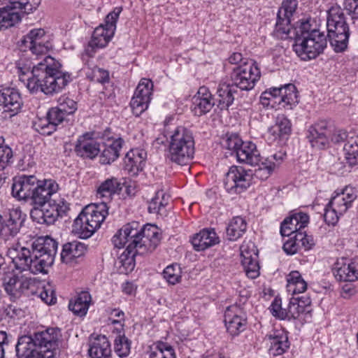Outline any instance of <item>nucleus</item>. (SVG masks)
<instances>
[{
    "label": "nucleus",
    "instance_id": "nucleus-50",
    "mask_svg": "<svg viewBox=\"0 0 358 358\" xmlns=\"http://www.w3.org/2000/svg\"><path fill=\"white\" fill-rule=\"evenodd\" d=\"M152 88L153 83L150 80L142 78L138 83L134 95L138 96L139 98H142L143 100L150 101L152 94Z\"/></svg>",
    "mask_w": 358,
    "mask_h": 358
},
{
    "label": "nucleus",
    "instance_id": "nucleus-16",
    "mask_svg": "<svg viewBox=\"0 0 358 358\" xmlns=\"http://www.w3.org/2000/svg\"><path fill=\"white\" fill-rule=\"evenodd\" d=\"M224 322L228 332L232 336H236L245 329V313L238 306H231L225 310Z\"/></svg>",
    "mask_w": 358,
    "mask_h": 358
},
{
    "label": "nucleus",
    "instance_id": "nucleus-29",
    "mask_svg": "<svg viewBox=\"0 0 358 358\" xmlns=\"http://www.w3.org/2000/svg\"><path fill=\"white\" fill-rule=\"evenodd\" d=\"M214 104L211 93L207 87L202 86L192 98V110L195 115L201 116L209 112Z\"/></svg>",
    "mask_w": 358,
    "mask_h": 358
},
{
    "label": "nucleus",
    "instance_id": "nucleus-38",
    "mask_svg": "<svg viewBox=\"0 0 358 358\" xmlns=\"http://www.w3.org/2000/svg\"><path fill=\"white\" fill-rule=\"evenodd\" d=\"M122 189L121 183L114 177L108 178L100 184L96 191V197L103 199L102 201H110L112 196Z\"/></svg>",
    "mask_w": 358,
    "mask_h": 358
},
{
    "label": "nucleus",
    "instance_id": "nucleus-35",
    "mask_svg": "<svg viewBox=\"0 0 358 358\" xmlns=\"http://www.w3.org/2000/svg\"><path fill=\"white\" fill-rule=\"evenodd\" d=\"M111 353L110 345L104 335L91 338L89 354L92 358H108Z\"/></svg>",
    "mask_w": 358,
    "mask_h": 358
},
{
    "label": "nucleus",
    "instance_id": "nucleus-63",
    "mask_svg": "<svg viewBox=\"0 0 358 358\" xmlns=\"http://www.w3.org/2000/svg\"><path fill=\"white\" fill-rule=\"evenodd\" d=\"M144 164L136 158L133 157H129V152L127 153L124 158V166L126 169L134 173H136L141 171L143 168Z\"/></svg>",
    "mask_w": 358,
    "mask_h": 358
},
{
    "label": "nucleus",
    "instance_id": "nucleus-61",
    "mask_svg": "<svg viewBox=\"0 0 358 358\" xmlns=\"http://www.w3.org/2000/svg\"><path fill=\"white\" fill-rule=\"evenodd\" d=\"M271 313L275 317L280 320L287 318V309L282 308L281 299L275 298L269 307Z\"/></svg>",
    "mask_w": 358,
    "mask_h": 358
},
{
    "label": "nucleus",
    "instance_id": "nucleus-24",
    "mask_svg": "<svg viewBox=\"0 0 358 358\" xmlns=\"http://www.w3.org/2000/svg\"><path fill=\"white\" fill-rule=\"evenodd\" d=\"M80 214L90 224L91 230L95 232L108 214V207L106 201H101L85 206Z\"/></svg>",
    "mask_w": 358,
    "mask_h": 358
},
{
    "label": "nucleus",
    "instance_id": "nucleus-45",
    "mask_svg": "<svg viewBox=\"0 0 358 358\" xmlns=\"http://www.w3.org/2000/svg\"><path fill=\"white\" fill-rule=\"evenodd\" d=\"M307 289V282L297 271H292L287 277V290L293 294L304 292Z\"/></svg>",
    "mask_w": 358,
    "mask_h": 358
},
{
    "label": "nucleus",
    "instance_id": "nucleus-14",
    "mask_svg": "<svg viewBox=\"0 0 358 358\" xmlns=\"http://www.w3.org/2000/svg\"><path fill=\"white\" fill-rule=\"evenodd\" d=\"M335 278L340 281L358 280V257L338 259L333 267Z\"/></svg>",
    "mask_w": 358,
    "mask_h": 358
},
{
    "label": "nucleus",
    "instance_id": "nucleus-55",
    "mask_svg": "<svg viewBox=\"0 0 358 358\" xmlns=\"http://www.w3.org/2000/svg\"><path fill=\"white\" fill-rule=\"evenodd\" d=\"M57 107L66 116L73 114L78 108L77 103L66 95H62L58 99Z\"/></svg>",
    "mask_w": 358,
    "mask_h": 358
},
{
    "label": "nucleus",
    "instance_id": "nucleus-53",
    "mask_svg": "<svg viewBox=\"0 0 358 358\" xmlns=\"http://www.w3.org/2000/svg\"><path fill=\"white\" fill-rule=\"evenodd\" d=\"M164 278L171 285L178 283L181 280V269L178 264H171L166 267L163 271Z\"/></svg>",
    "mask_w": 358,
    "mask_h": 358
},
{
    "label": "nucleus",
    "instance_id": "nucleus-6",
    "mask_svg": "<svg viewBox=\"0 0 358 358\" xmlns=\"http://www.w3.org/2000/svg\"><path fill=\"white\" fill-rule=\"evenodd\" d=\"M194 144L192 131L185 127H177L169 137L168 158L179 165L187 164L194 157Z\"/></svg>",
    "mask_w": 358,
    "mask_h": 358
},
{
    "label": "nucleus",
    "instance_id": "nucleus-57",
    "mask_svg": "<svg viewBox=\"0 0 358 358\" xmlns=\"http://www.w3.org/2000/svg\"><path fill=\"white\" fill-rule=\"evenodd\" d=\"M150 101L143 100L142 98L138 97V96H133L130 106L131 108L132 113L136 117L140 116L147 108Z\"/></svg>",
    "mask_w": 358,
    "mask_h": 358
},
{
    "label": "nucleus",
    "instance_id": "nucleus-13",
    "mask_svg": "<svg viewBox=\"0 0 358 358\" xmlns=\"http://www.w3.org/2000/svg\"><path fill=\"white\" fill-rule=\"evenodd\" d=\"M22 104L18 91L14 88H6L0 92V116L10 118L17 114Z\"/></svg>",
    "mask_w": 358,
    "mask_h": 358
},
{
    "label": "nucleus",
    "instance_id": "nucleus-30",
    "mask_svg": "<svg viewBox=\"0 0 358 358\" xmlns=\"http://www.w3.org/2000/svg\"><path fill=\"white\" fill-rule=\"evenodd\" d=\"M309 222V216L304 213H296L287 217L281 223L280 234L282 236H292L296 231L303 229Z\"/></svg>",
    "mask_w": 358,
    "mask_h": 358
},
{
    "label": "nucleus",
    "instance_id": "nucleus-59",
    "mask_svg": "<svg viewBox=\"0 0 358 358\" xmlns=\"http://www.w3.org/2000/svg\"><path fill=\"white\" fill-rule=\"evenodd\" d=\"M241 260H248L249 258H258L257 249L254 243L251 241L243 242L241 246Z\"/></svg>",
    "mask_w": 358,
    "mask_h": 358
},
{
    "label": "nucleus",
    "instance_id": "nucleus-12",
    "mask_svg": "<svg viewBox=\"0 0 358 358\" xmlns=\"http://www.w3.org/2000/svg\"><path fill=\"white\" fill-rule=\"evenodd\" d=\"M42 358H53L58 348L60 331L55 328L38 331L31 336Z\"/></svg>",
    "mask_w": 358,
    "mask_h": 358
},
{
    "label": "nucleus",
    "instance_id": "nucleus-10",
    "mask_svg": "<svg viewBox=\"0 0 358 358\" xmlns=\"http://www.w3.org/2000/svg\"><path fill=\"white\" fill-rule=\"evenodd\" d=\"M260 76L259 66L253 60L247 61L235 67L231 73V82L235 87L245 91L253 89Z\"/></svg>",
    "mask_w": 358,
    "mask_h": 358
},
{
    "label": "nucleus",
    "instance_id": "nucleus-64",
    "mask_svg": "<svg viewBox=\"0 0 358 358\" xmlns=\"http://www.w3.org/2000/svg\"><path fill=\"white\" fill-rule=\"evenodd\" d=\"M47 115L50 119L52 123H54V126L56 129L66 117V115L57 106L50 108Z\"/></svg>",
    "mask_w": 358,
    "mask_h": 358
},
{
    "label": "nucleus",
    "instance_id": "nucleus-51",
    "mask_svg": "<svg viewBox=\"0 0 358 358\" xmlns=\"http://www.w3.org/2000/svg\"><path fill=\"white\" fill-rule=\"evenodd\" d=\"M140 254L135 250L125 249L119 257V262L126 272L131 271L135 266V257Z\"/></svg>",
    "mask_w": 358,
    "mask_h": 358
},
{
    "label": "nucleus",
    "instance_id": "nucleus-56",
    "mask_svg": "<svg viewBox=\"0 0 358 358\" xmlns=\"http://www.w3.org/2000/svg\"><path fill=\"white\" fill-rule=\"evenodd\" d=\"M258 258H249L248 260H241V264L248 277L254 279L259 275V265Z\"/></svg>",
    "mask_w": 358,
    "mask_h": 358
},
{
    "label": "nucleus",
    "instance_id": "nucleus-11",
    "mask_svg": "<svg viewBox=\"0 0 358 358\" xmlns=\"http://www.w3.org/2000/svg\"><path fill=\"white\" fill-rule=\"evenodd\" d=\"M21 47L28 48L36 58L45 55L52 48L50 35L43 29L30 30L21 40Z\"/></svg>",
    "mask_w": 358,
    "mask_h": 358
},
{
    "label": "nucleus",
    "instance_id": "nucleus-1",
    "mask_svg": "<svg viewBox=\"0 0 358 358\" xmlns=\"http://www.w3.org/2000/svg\"><path fill=\"white\" fill-rule=\"evenodd\" d=\"M61 68L62 64L50 56H45L31 71L20 62L16 63L20 80L31 92L41 91L45 94L59 92L72 80L71 74Z\"/></svg>",
    "mask_w": 358,
    "mask_h": 358
},
{
    "label": "nucleus",
    "instance_id": "nucleus-8",
    "mask_svg": "<svg viewBox=\"0 0 358 358\" xmlns=\"http://www.w3.org/2000/svg\"><path fill=\"white\" fill-rule=\"evenodd\" d=\"M121 11L122 8L120 7L114 8L112 12L106 15L104 24H100L94 29L88 47L82 55L83 61H85L87 57L94 56V48H102L107 45L114 36L116 23Z\"/></svg>",
    "mask_w": 358,
    "mask_h": 358
},
{
    "label": "nucleus",
    "instance_id": "nucleus-23",
    "mask_svg": "<svg viewBox=\"0 0 358 358\" xmlns=\"http://www.w3.org/2000/svg\"><path fill=\"white\" fill-rule=\"evenodd\" d=\"M80 214L90 224L91 230L95 232L108 214V207L106 201H101L85 206Z\"/></svg>",
    "mask_w": 358,
    "mask_h": 358
},
{
    "label": "nucleus",
    "instance_id": "nucleus-26",
    "mask_svg": "<svg viewBox=\"0 0 358 358\" xmlns=\"http://www.w3.org/2000/svg\"><path fill=\"white\" fill-rule=\"evenodd\" d=\"M124 141L121 138H109L101 144L99 162L107 165L114 162L119 157Z\"/></svg>",
    "mask_w": 358,
    "mask_h": 358
},
{
    "label": "nucleus",
    "instance_id": "nucleus-33",
    "mask_svg": "<svg viewBox=\"0 0 358 358\" xmlns=\"http://www.w3.org/2000/svg\"><path fill=\"white\" fill-rule=\"evenodd\" d=\"M17 358H42L31 336H21L15 345Z\"/></svg>",
    "mask_w": 358,
    "mask_h": 358
},
{
    "label": "nucleus",
    "instance_id": "nucleus-19",
    "mask_svg": "<svg viewBox=\"0 0 358 358\" xmlns=\"http://www.w3.org/2000/svg\"><path fill=\"white\" fill-rule=\"evenodd\" d=\"M262 99L271 100L278 99V103H283L285 105H293L298 103L296 89L293 84H287L280 87H273L262 93Z\"/></svg>",
    "mask_w": 358,
    "mask_h": 358
},
{
    "label": "nucleus",
    "instance_id": "nucleus-3",
    "mask_svg": "<svg viewBox=\"0 0 358 358\" xmlns=\"http://www.w3.org/2000/svg\"><path fill=\"white\" fill-rule=\"evenodd\" d=\"M112 242L117 248L135 250L140 255L152 252L159 243L158 229L152 224L141 225L138 222L124 224L113 236Z\"/></svg>",
    "mask_w": 358,
    "mask_h": 358
},
{
    "label": "nucleus",
    "instance_id": "nucleus-42",
    "mask_svg": "<svg viewBox=\"0 0 358 358\" xmlns=\"http://www.w3.org/2000/svg\"><path fill=\"white\" fill-rule=\"evenodd\" d=\"M291 122L283 115H278L275 123L268 129V133L273 136V139L283 138L291 133Z\"/></svg>",
    "mask_w": 358,
    "mask_h": 358
},
{
    "label": "nucleus",
    "instance_id": "nucleus-34",
    "mask_svg": "<svg viewBox=\"0 0 358 358\" xmlns=\"http://www.w3.org/2000/svg\"><path fill=\"white\" fill-rule=\"evenodd\" d=\"M219 243V238L213 229H205L194 235L192 244L197 251H203Z\"/></svg>",
    "mask_w": 358,
    "mask_h": 358
},
{
    "label": "nucleus",
    "instance_id": "nucleus-62",
    "mask_svg": "<svg viewBox=\"0 0 358 358\" xmlns=\"http://www.w3.org/2000/svg\"><path fill=\"white\" fill-rule=\"evenodd\" d=\"M39 296L43 302L48 305L55 304L57 301L55 291L49 284L43 287V289L40 292Z\"/></svg>",
    "mask_w": 358,
    "mask_h": 358
},
{
    "label": "nucleus",
    "instance_id": "nucleus-37",
    "mask_svg": "<svg viewBox=\"0 0 358 358\" xmlns=\"http://www.w3.org/2000/svg\"><path fill=\"white\" fill-rule=\"evenodd\" d=\"M236 93L237 90L232 83H220L219 84L217 101L221 110L227 109L233 103Z\"/></svg>",
    "mask_w": 358,
    "mask_h": 358
},
{
    "label": "nucleus",
    "instance_id": "nucleus-49",
    "mask_svg": "<svg viewBox=\"0 0 358 358\" xmlns=\"http://www.w3.org/2000/svg\"><path fill=\"white\" fill-rule=\"evenodd\" d=\"M243 142L237 134L231 133L225 135L221 144L224 148L231 151V154L233 155L237 152Z\"/></svg>",
    "mask_w": 358,
    "mask_h": 358
},
{
    "label": "nucleus",
    "instance_id": "nucleus-28",
    "mask_svg": "<svg viewBox=\"0 0 358 358\" xmlns=\"http://www.w3.org/2000/svg\"><path fill=\"white\" fill-rule=\"evenodd\" d=\"M100 150L101 144L90 137L88 134L80 136L75 146L77 155L86 159H94Z\"/></svg>",
    "mask_w": 358,
    "mask_h": 358
},
{
    "label": "nucleus",
    "instance_id": "nucleus-41",
    "mask_svg": "<svg viewBox=\"0 0 358 358\" xmlns=\"http://www.w3.org/2000/svg\"><path fill=\"white\" fill-rule=\"evenodd\" d=\"M149 358H176L175 350L168 343L157 341L150 346Z\"/></svg>",
    "mask_w": 358,
    "mask_h": 358
},
{
    "label": "nucleus",
    "instance_id": "nucleus-58",
    "mask_svg": "<svg viewBox=\"0 0 358 358\" xmlns=\"http://www.w3.org/2000/svg\"><path fill=\"white\" fill-rule=\"evenodd\" d=\"M343 214L344 213H338L336 208L331 205L330 202H329L324 209V219L329 225H335L338 222L340 216Z\"/></svg>",
    "mask_w": 358,
    "mask_h": 358
},
{
    "label": "nucleus",
    "instance_id": "nucleus-9",
    "mask_svg": "<svg viewBox=\"0 0 358 358\" xmlns=\"http://www.w3.org/2000/svg\"><path fill=\"white\" fill-rule=\"evenodd\" d=\"M40 3L41 0H8L0 8V29L14 27L22 20L23 14L32 13Z\"/></svg>",
    "mask_w": 358,
    "mask_h": 358
},
{
    "label": "nucleus",
    "instance_id": "nucleus-52",
    "mask_svg": "<svg viewBox=\"0 0 358 358\" xmlns=\"http://www.w3.org/2000/svg\"><path fill=\"white\" fill-rule=\"evenodd\" d=\"M20 277L11 274L5 277L3 287L6 292L10 296H19Z\"/></svg>",
    "mask_w": 358,
    "mask_h": 358
},
{
    "label": "nucleus",
    "instance_id": "nucleus-40",
    "mask_svg": "<svg viewBox=\"0 0 358 358\" xmlns=\"http://www.w3.org/2000/svg\"><path fill=\"white\" fill-rule=\"evenodd\" d=\"M92 57H87L85 61H83L86 66L84 69L85 71L86 76L88 79L92 81L104 83L109 80L108 71L101 68H98L96 66H93V64L90 62V58Z\"/></svg>",
    "mask_w": 358,
    "mask_h": 358
},
{
    "label": "nucleus",
    "instance_id": "nucleus-60",
    "mask_svg": "<svg viewBox=\"0 0 358 358\" xmlns=\"http://www.w3.org/2000/svg\"><path fill=\"white\" fill-rule=\"evenodd\" d=\"M296 301L297 300L295 299V297H292L290 299L288 308L287 309V320L297 319L301 314L306 313L305 309H302Z\"/></svg>",
    "mask_w": 358,
    "mask_h": 358
},
{
    "label": "nucleus",
    "instance_id": "nucleus-18",
    "mask_svg": "<svg viewBox=\"0 0 358 358\" xmlns=\"http://www.w3.org/2000/svg\"><path fill=\"white\" fill-rule=\"evenodd\" d=\"M37 178L34 176L22 175L13 179L12 185V195L19 201L33 199V194Z\"/></svg>",
    "mask_w": 358,
    "mask_h": 358
},
{
    "label": "nucleus",
    "instance_id": "nucleus-32",
    "mask_svg": "<svg viewBox=\"0 0 358 358\" xmlns=\"http://www.w3.org/2000/svg\"><path fill=\"white\" fill-rule=\"evenodd\" d=\"M235 155L238 162L251 166H256L261 161L260 153L251 141H244Z\"/></svg>",
    "mask_w": 358,
    "mask_h": 358
},
{
    "label": "nucleus",
    "instance_id": "nucleus-5",
    "mask_svg": "<svg viewBox=\"0 0 358 358\" xmlns=\"http://www.w3.org/2000/svg\"><path fill=\"white\" fill-rule=\"evenodd\" d=\"M258 169L254 173L247 171L242 166H232L225 176L224 185L229 193L240 194L247 189L251 185L252 175L259 180L267 179L275 169V164L271 159H265L260 161Z\"/></svg>",
    "mask_w": 358,
    "mask_h": 358
},
{
    "label": "nucleus",
    "instance_id": "nucleus-43",
    "mask_svg": "<svg viewBox=\"0 0 358 358\" xmlns=\"http://www.w3.org/2000/svg\"><path fill=\"white\" fill-rule=\"evenodd\" d=\"M247 224L241 217H234L229 223L226 234L229 241H235L241 238L245 232Z\"/></svg>",
    "mask_w": 358,
    "mask_h": 358
},
{
    "label": "nucleus",
    "instance_id": "nucleus-22",
    "mask_svg": "<svg viewBox=\"0 0 358 358\" xmlns=\"http://www.w3.org/2000/svg\"><path fill=\"white\" fill-rule=\"evenodd\" d=\"M80 214L90 224L91 230L95 232L108 214V207L106 201H101L85 206Z\"/></svg>",
    "mask_w": 358,
    "mask_h": 358
},
{
    "label": "nucleus",
    "instance_id": "nucleus-25",
    "mask_svg": "<svg viewBox=\"0 0 358 358\" xmlns=\"http://www.w3.org/2000/svg\"><path fill=\"white\" fill-rule=\"evenodd\" d=\"M357 197V190L351 186H345L343 189L336 190L329 202L336 208L338 213H345L352 206Z\"/></svg>",
    "mask_w": 358,
    "mask_h": 358
},
{
    "label": "nucleus",
    "instance_id": "nucleus-15",
    "mask_svg": "<svg viewBox=\"0 0 358 358\" xmlns=\"http://www.w3.org/2000/svg\"><path fill=\"white\" fill-rule=\"evenodd\" d=\"M297 5L296 0H284L278 10L275 31L281 38L287 36L289 33L291 17Z\"/></svg>",
    "mask_w": 358,
    "mask_h": 358
},
{
    "label": "nucleus",
    "instance_id": "nucleus-36",
    "mask_svg": "<svg viewBox=\"0 0 358 358\" xmlns=\"http://www.w3.org/2000/svg\"><path fill=\"white\" fill-rule=\"evenodd\" d=\"M86 250V245L78 241L66 243L63 245L61 260L67 264H72L77 258L83 256Z\"/></svg>",
    "mask_w": 358,
    "mask_h": 358
},
{
    "label": "nucleus",
    "instance_id": "nucleus-31",
    "mask_svg": "<svg viewBox=\"0 0 358 358\" xmlns=\"http://www.w3.org/2000/svg\"><path fill=\"white\" fill-rule=\"evenodd\" d=\"M270 343L268 352L273 356L284 354L289 348L287 334L280 330H276L266 336Z\"/></svg>",
    "mask_w": 358,
    "mask_h": 358
},
{
    "label": "nucleus",
    "instance_id": "nucleus-21",
    "mask_svg": "<svg viewBox=\"0 0 358 358\" xmlns=\"http://www.w3.org/2000/svg\"><path fill=\"white\" fill-rule=\"evenodd\" d=\"M2 217L4 236H15L26 220V214L19 207L8 209Z\"/></svg>",
    "mask_w": 358,
    "mask_h": 358
},
{
    "label": "nucleus",
    "instance_id": "nucleus-4",
    "mask_svg": "<svg viewBox=\"0 0 358 358\" xmlns=\"http://www.w3.org/2000/svg\"><path fill=\"white\" fill-rule=\"evenodd\" d=\"M327 46V36L313 28L308 21L301 24L296 31L293 50L304 61L315 59Z\"/></svg>",
    "mask_w": 358,
    "mask_h": 358
},
{
    "label": "nucleus",
    "instance_id": "nucleus-54",
    "mask_svg": "<svg viewBox=\"0 0 358 358\" xmlns=\"http://www.w3.org/2000/svg\"><path fill=\"white\" fill-rule=\"evenodd\" d=\"M130 342L124 335H119L115 339L114 350L120 357H125L130 352Z\"/></svg>",
    "mask_w": 358,
    "mask_h": 358
},
{
    "label": "nucleus",
    "instance_id": "nucleus-39",
    "mask_svg": "<svg viewBox=\"0 0 358 358\" xmlns=\"http://www.w3.org/2000/svg\"><path fill=\"white\" fill-rule=\"evenodd\" d=\"M92 302V296L87 291H82L75 296L74 299L69 301V308L76 315L85 316Z\"/></svg>",
    "mask_w": 358,
    "mask_h": 358
},
{
    "label": "nucleus",
    "instance_id": "nucleus-20",
    "mask_svg": "<svg viewBox=\"0 0 358 358\" xmlns=\"http://www.w3.org/2000/svg\"><path fill=\"white\" fill-rule=\"evenodd\" d=\"M59 189L58 184L53 180L37 179L33 194L32 203L34 205H43L50 200L57 199V192Z\"/></svg>",
    "mask_w": 358,
    "mask_h": 358
},
{
    "label": "nucleus",
    "instance_id": "nucleus-46",
    "mask_svg": "<svg viewBox=\"0 0 358 358\" xmlns=\"http://www.w3.org/2000/svg\"><path fill=\"white\" fill-rule=\"evenodd\" d=\"M85 217L79 214L75 219L73 224V231L80 238L86 239L91 237L94 231L91 230L90 224L88 222H85Z\"/></svg>",
    "mask_w": 358,
    "mask_h": 358
},
{
    "label": "nucleus",
    "instance_id": "nucleus-44",
    "mask_svg": "<svg viewBox=\"0 0 358 358\" xmlns=\"http://www.w3.org/2000/svg\"><path fill=\"white\" fill-rule=\"evenodd\" d=\"M343 151L345 157L350 166L358 164V136H352L345 142Z\"/></svg>",
    "mask_w": 358,
    "mask_h": 358
},
{
    "label": "nucleus",
    "instance_id": "nucleus-47",
    "mask_svg": "<svg viewBox=\"0 0 358 358\" xmlns=\"http://www.w3.org/2000/svg\"><path fill=\"white\" fill-rule=\"evenodd\" d=\"M169 196L163 190L157 192L148 206V211L150 213H160L169 203Z\"/></svg>",
    "mask_w": 358,
    "mask_h": 358
},
{
    "label": "nucleus",
    "instance_id": "nucleus-2",
    "mask_svg": "<svg viewBox=\"0 0 358 358\" xmlns=\"http://www.w3.org/2000/svg\"><path fill=\"white\" fill-rule=\"evenodd\" d=\"M57 243L50 237H41L34 241L31 250L20 245H13L7 251L15 270L33 274L46 273L55 260Z\"/></svg>",
    "mask_w": 358,
    "mask_h": 358
},
{
    "label": "nucleus",
    "instance_id": "nucleus-7",
    "mask_svg": "<svg viewBox=\"0 0 358 358\" xmlns=\"http://www.w3.org/2000/svg\"><path fill=\"white\" fill-rule=\"evenodd\" d=\"M327 27L330 44L336 52H342L348 47L350 35L349 25L342 9L332 6L328 10Z\"/></svg>",
    "mask_w": 358,
    "mask_h": 358
},
{
    "label": "nucleus",
    "instance_id": "nucleus-27",
    "mask_svg": "<svg viewBox=\"0 0 358 358\" xmlns=\"http://www.w3.org/2000/svg\"><path fill=\"white\" fill-rule=\"evenodd\" d=\"M38 206L43 208L46 224H53L59 216H62L69 210V203L60 196Z\"/></svg>",
    "mask_w": 358,
    "mask_h": 358
},
{
    "label": "nucleus",
    "instance_id": "nucleus-48",
    "mask_svg": "<svg viewBox=\"0 0 358 358\" xmlns=\"http://www.w3.org/2000/svg\"><path fill=\"white\" fill-rule=\"evenodd\" d=\"M33 127L36 131L42 135H51L57 129L52 123L48 115L46 114L45 117H38L33 123Z\"/></svg>",
    "mask_w": 358,
    "mask_h": 358
},
{
    "label": "nucleus",
    "instance_id": "nucleus-17",
    "mask_svg": "<svg viewBox=\"0 0 358 358\" xmlns=\"http://www.w3.org/2000/svg\"><path fill=\"white\" fill-rule=\"evenodd\" d=\"M331 129L325 120H320L311 125L308 131L307 138L313 148H324L329 142Z\"/></svg>",
    "mask_w": 358,
    "mask_h": 358
}]
</instances>
